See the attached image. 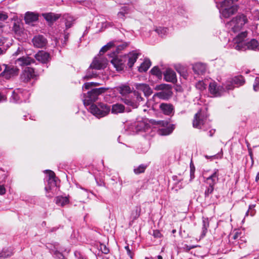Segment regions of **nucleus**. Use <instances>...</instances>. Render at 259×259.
I'll return each instance as SVG.
<instances>
[{"label":"nucleus","mask_w":259,"mask_h":259,"mask_svg":"<svg viewBox=\"0 0 259 259\" xmlns=\"http://www.w3.org/2000/svg\"><path fill=\"white\" fill-rule=\"evenodd\" d=\"M168 29L166 27H159L155 31L161 37L165 35L167 33Z\"/></svg>","instance_id":"nucleus-38"},{"label":"nucleus","mask_w":259,"mask_h":259,"mask_svg":"<svg viewBox=\"0 0 259 259\" xmlns=\"http://www.w3.org/2000/svg\"><path fill=\"white\" fill-rule=\"evenodd\" d=\"M56 178L48 179V184L45 187V190L46 192V196L49 198H52L54 196V194L51 192L52 189L57 186Z\"/></svg>","instance_id":"nucleus-15"},{"label":"nucleus","mask_w":259,"mask_h":259,"mask_svg":"<svg viewBox=\"0 0 259 259\" xmlns=\"http://www.w3.org/2000/svg\"><path fill=\"white\" fill-rule=\"evenodd\" d=\"M35 62L34 59L27 56L20 57L15 61V64L21 67L28 66Z\"/></svg>","instance_id":"nucleus-14"},{"label":"nucleus","mask_w":259,"mask_h":259,"mask_svg":"<svg viewBox=\"0 0 259 259\" xmlns=\"http://www.w3.org/2000/svg\"><path fill=\"white\" fill-rule=\"evenodd\" d=\"M244 83V79L242 76H235L228 80L226 83V89L227 91L233 90L235 87L242 85Z\"/></svg>","instance_id":"nucleus-8"},{"label":"nucleus","mask_w":259,"mask_h":259,"mask_svg":"<svg viewBox=\"0 0 259 259\" xmlns=\"http://www.w3.org/2000/svg\"><path fill=\"white\" fill-rule=\"evenodd\" d=\"M93 69V68H91L90 67L88 69L85 75L83 77L84 80L90 79L97 76L96 72L94 71Z\"/></svg>","instance_id":"nucleus-33"},{"label":"nucleus","mask_w":259,"mask_h":259,"mask_svg":"<svg viewBox=\"0 0 259 259\" xmlns=\"http://www.w3.org/2000/svg\"><path fill=\"white\" fill-rule=\"evenodd\" d=\"M207 116L204 110H200L194 116L193 126L197 128H202L206 121Z\"/></svg>","instance_id":"nucleus-7"},{"label":"nucleus","mask_w":259,"mask_h":259,"mask_svg":"<svg viewBox=\"0 0 259 259\" xmlns=\"http://www.w3.org/2000/svg\"><path fill=\"white\" fill-rule=\"evenodd\" d=\"M13 254L11 249L8 248H4L0 252V258H5L11 256Z\"/></svg>","instance_id":"nucleus-35"},{"label":"nucleus","mask_w":259,"mask_h":259,"mask_svg":"<svg viewBox=\"0 0 259 259\" xmlns=\"http://www.w3.org/2000/svg\"><path fill=\"white\" fill-rule=\"evenodd\" d=\"M119 4L126 5L131 2L130 0H116Z\"/></svg>","instance_id":"nucleus-56"},{"label":"nucleus","mask_w":259,"mask_h":259,"mask_svg":"<svg viewBox=\"0 0 259 259\" xmlns=\"http://www.w3.org/2000/svg\"><path fill=\"white\" fill-rule=\"evenodd\" d=\"M219 169H215L213 172L206 179L205 182L209 186H214L219 181Z\"/></svg>","instance_id":"nucleus-17"},{"label":"nucleus","mask_w":259,"mask_h":259,"mask_svg":"<svg viewBox=\"0 0 259 259\" xmlns=\"http://www.w3.org/2000/svg\"><path fill=\"white\" fill-rule=\"evenodd\" d=\"M196 246H195V245H185L184 246V249L187 251H190L191 249H193L195 247H196Z\"/></svg>","instance_id":"nucleus-57"},{"label":"nucleus","mask_w":259,"mask_h":259,"mask_svg":"<svg viewBox=\"0 0 259 259\" xmlns=\"http://www.w3.org/2000/svg\"><path fill=\"white\" fill-rule=\"evenodd\" d=\"M139 55V54L136 53V51H133L123 56V59L125 60V62L127 61V65L131 68L138 58Z\"/></svg>","instance_id":"nucleus-16"},{"label":"nucleus","mask_w":259,"mask_h":259,"mask_svg":"<svg viewBox=\"0 0 259 259\" xmlns=\"http://www.w3.org/2000/svg\"><path fill=\"white\" fill-rule=\"evenodd\" d=\"M205 66L201 63H196L193 66L194 72L197 74H203L205 72Z\"/></svg>","instance_id":"nucleus-26"},{"label":"nucleus","mask_w":259,"mask_h":259,"mask_svg":"<svg viewBox=\"0 0 259 259\" xmlns=\"http://www.w3.org/2000/svg\"><path fill=\"white\" fill-rule=\"evenodd\" d=\"M8 18V16L6 13L0 11V21H4L7 20Z\"/></svg>","instance_id":"nucleus-51"},{"label":"nucleus","mask_w":259,"mask_h":259,"mask_svg":"<svg viewBox=\"0 0 259 259\" xmlns=\"http://www.w3.org/2000/svg\"><path fill=\"white\" fill-rule=\"evenodd\" d=\"M223 8L221 12V15L227 18L231 15L235 14L238 10V6L237 5H232L230 7H223Z\"/></svg>","instance_id":"nucleus-13"},{"label":"nucleus","mask_w":259,"mask_h":259,"mask_svg":"<svg viewBox=\"0 0 259 259\" xmlns=\"http://www.w3.org/2000/svg\"><path fill=\"white\" fill-rule=\"evenodd\" d=\"M59 244L57 242H55L54 244L48 243L46 245L47 248L49 250L50 253L53 254L54 250H56L58 248Z\"/></svg>","instance_id":"nucleus-37"},{"label":"nucleus","mask_w":259,"mask_h":259,"mask_svg":"<svg viewBox=\"0 0 259 259\" xmlns=\"http://www.w3.org/2000/svg\"><path fill=\"white\" fill-rule=\"evenodd\" d=\"M214 190V187L212 186H209L206 188L205 192H204V197L205 198L208 197L209 195L212 193Z\"/></svg>","instance_id":"nucleus-41"},{"label":"nucleus","mask_w":259,"mask_h":259,"mask_svg":"<svg viewBox=\"0 0 259 259\" xmlns=\"http://www.w3.org/2000/svg\"><path fill=\"white\" fill-rule=\"evenodd\" d=\"M159 108L163 114L170 115L174 112V108L172 104L162 103L160 104Z\"/></svg>","instance_id":"nucleus-20"},{"label":"nucleus","mask_w":259,"mask_h":259,"mask_svg":"<svg viewBox=\"0 0 259 259\" xmlns=\"http://www.w3.org/2000/svg\"><path fill=\"white\" fill-rule=\"evenodd\" d=\"M94 86H95V82H86L82 86V90H89Z\"/></svg>","instance_id":"nucleus-45"},{"label":"nucleus","mask_w":259,"mask_h":259,"mask_svg":"<svg viewBox=\"0 0 259 259\" xmlns=\"http://www.w3.org/2000/svg\"><path fill=\"white\" fill-rule=\"evenodd\" d=\"M112 46H113V43L109 42V43H108L106 45L103 47L100 51V55L103 54V53L106 52L109 49L111 48Z\"/></svg>","instance_id":"nucleus-44"},{"label":"nucleus","mask_w":259,"mask_h":259,"mask_svg":"<svg viewBox=\"0 0 259 259\" xmlns=\"http://www.w3.org/2000/svg\"><path fill=\"white\" fill-rule=\"evenodd\" d=\"M125 60L123 59V56L114 57L111 60V63L117 71L123 70L125 66Z\"/></svg>","instance_id":"nucleus-11"},{"label":"nucleus","mask_w":259,"mask_h":259,"mask_svg":"<svg viewBox=\"0 0 259 259\" xmlns=\"http://www.w3.org/2000/svg\"><path fill=\"white\" fill-rule=\"evenodd\" d=\"M34 46L38 48L45 47L47 44L46 38L42 35H37L34 36L32 40Z\"/></svg>","instance_id":"nucleus-12"},{"label":"nucleus","mask_w":259,"mask_h":259,"mask_svg":"<svg viewBox=\"0 0 259 259\" xmlns=\"http://www.w3.org/2000/svg\"><path fill=\"white\" fill-rule=\"evenodd\" d=\"M36 60L42 63H47L50 59V54L43 51H39L34 56Z\"/></svg>","instance_id":"nucleus-19"},{"label":"nucleus","mask_w":259,"mask_h":259,"mask_svg":"<svg viewBox=\"0 0 259 259\" xmlns=\"http://www.w3.org/2000/svg\"><path fill=\"white\" fill-rule=\"evenodd\" d=\"M36 76L33 68L26 67L20 75V79L24 82H27Z\"/></svg>","instance_id":"nucleus-10"},{"label":"nucleus","mask_w":259,"mask_h":259,"mask_svg":"<svg viewBox=\"0 0 259 259\" xmlns=\"http://www.w3.org/2000/svg\"><path fill=\"white\" fill-rule=\"evenodd\" d=\"M52 254L55 258L59 259L60 257H62V253L56 249V250H54V252Z\"/></svg>","instance_id":"nucleus-53"},{"label":"nucleus","mask_w":259,"mask_h":259,"mask_svg":"<svg viewBox=\"0 0 259 259\" xmlns=\"http://www.w3.org/2000/svg\"><path fill=\"white\" fill-rule=\"evenodd\" d=\"M238 0H225L222 4V7H230L232 5H236L235 3Z\"/></svg>","instance_id":"nucleus-39"},{"label":"nucleus","mask_w":259,"mask_h":259,"mask_svg":"<svg viewBox=\"0 0 259 259\" xmlns=\"http://www.w3.org/2000/svg\"><path fill=\"white\" fill-rule=\"evenodd\" d=\"M156 91L160 92L155 93L153 97H157L160 99L168 100L172 96V87L170 84L162 83L155 87Z\"/></svg>","instance_id":"nucleus-5"},{"label":"nucleus","mask_w":259,"mask_h":259,"mask_svg":"<svg viewBox=\"0 0 259 259\" xmlns=\"http://www.w3.org/2000/svg\"><path fill=\"white\" fill-rule=\"evenodd\" d=\"M151 65V63L149 59H145L139 67L138 70L140 72H146Z\"/></svg>","instance_id":"nucleus-30"},{"label":"nucleus","mask_w":259,"mask_h":259,"mask_svg":"<svg viewBox=\"0 0 259 259\" xmlns=\"http://www.w3.org/2000/svg\"><path fill=\"white\" fill-rule=\"evenodd\" d=\"M63 18L65 21L66 29L71 28L74 23L75 19L69 14H64Z\"/></svg>","instance_id":"nucleus-23"},{"label":"nucleus","mask_w":259,"mask_h":259,"mask_svg":"<svg viewBox=\"0 0 259 259\" xmlns=\"http://www.w3.org/2000/svg\"><path fill=\"white\" fill-rule=\"evenodd\" d=\"M164 79L168 82H175L177 81L175 72L170 69H167L164 73Z\"/></svg>","instance_id":"nucleus-21"},{"label":"nucleus","mask_w":259,"mask_h":259,"mask_svg":"<svg viewBox=\"0 0 259 259\" xmlns=\"http://www.w3.org/2000/svg\"><path fill=\"white\" fill-rule=\"evenodd\" d=\"M6 97L0 92V102L6 100Z\"/></svg>","instance_id":"nucleus-61"},{"label":"nucleus","mask_w":259,"mask_h":259,"mask_svg":"<svg viewBox=\"0 0 259 259\" xmlns=\"http://www.w3.org/2000/svg\"><path fill=\"white\" fill-rule=\"evenodd\" d=\"M202 223H203L202 228V232L201 236L202 237H204V236H205V234L207 231V228L209 227L208 219L207 218L203 217L202 218Z\"/></svg>","instance_id":"nucleus-32"},{"label":"nucleus","mask_w":259,"mask_h":259,"mask_svg":"<svg viewBox=\"0 0 259 259\" xmlns=\"http://www.w3.org/2000/svg\"><path fill=\"white\" fill-rule=\"evenodd\" d=\"M153 236L156 238H161L162 235L160 231L158 230H153Z\"/></svg>","instance_id":"nucleus-54"},{"label":"nucleus","mask_w":259,"mask_h":259,"mask_svg":"<svg viewBox=\"0 0 259 259\" xmlns=\"http://www.w3.org/2000/svg\"><path fill=\"white\" fill-rule=\"evenodd\" d=\"M125 107L121 104L116 103L112 105L111 112L114 114H118L124 112Z\"/></svg>","instance_id":"nucleus-27"},{"label":"nucleus","mask_w":259,"mask_h":259,"mask_svg":"<svg viewBox=\"0 0 259 259\" xmlns=\"http://www.w3.org/2000/svg\"><path fill=\"white\" fill-rule=\"evenodd\" d=\"M38 15L33 12H27L25 14L24 20L26 23H30L37 20Z\"/></svg>","instance_id":"nucleus-24"},{"label":"nucleus","mask_w":259,"mask_h":259,"mask_svg":"<svg viewBox=\"0 0 259 259\" xmlns=\"http://www.w3.org/2000/svg\"><path fill=\"white\" fill-rule=\"evenodd\" d=\"M45 172L48 174V179L56 178L54 171L51 170H46Z\"/></svg>","instance_id":"nucleus-49"},{"label":"nucleus","mask_w":259,"mask_h":259,"mask_svg":"<svg viewBox=\"0 0 259 259\" xmlns=\"http://www.w3.org/2000/svg\"><path fill=\"white\" fill-rule=\"evenodd\" d=\"M6 193V189L4 185H0V195H4Z\"/></svg>","instance_id":"nucleus-59"},{"label":"nucleus","mask_w":259,"mask_h":259,"mask_svg":"<svg viewBox=\"0 0 259 259\" xmlns=\"http://www.w3.org/2000/svg\"><path fill=\"white\" fill-rule=\"evenodd\" d=\"M11 101L14 103L20 102V98L19 95L13 91L11 96Z\"/></svg>","instance_id":"nucleus-40"},{"label":"nucleus","mask_w":259,"mask_h":259,"mask_svg":"<svg viewBox=\"0 0 259 259\" xmlns=\"http://www.w3.org/2000/svg\"><path fill=\"white\" fill-rule=\"evenodd\" d=\"M134 86L137 90L142 91L146 97L150 96L153 92L149 85L145 83H136Z\"/></svg>","instance_id":"nucleus-18"},{"label":"nucleus","mask_w":259,"mask_h":259,"mask_svg":"<svg viewBox=\"0 0 259 259\" xmlns=\"http://www.w3.org/2000/svg\"><path fill=\"white\" fill-rule=\"evenodd\" d=\"M90 66L91 68L100 70L104 67V64L100 60L95 58Z\"/></svg>","instance_id":"nucleus-29"},{"label":"nucleus","mask_w":259,"mask_h":259,"mask_svg":"<svg viewBox=\"0 0 259 259\" xmlns=\"http://www.w3.org/2000/svg\"><path fill=\"white\" fill-rule=\"evenodd\" d=\"M55 202L58 205L63 206L69 203V199L67 197L59 196L56 197Z\"/></svg>","instance_id":"nucleus-31"},{"label":"nucleus","mask_w":259,"mask_h":259,"mask_svg":"<svg viewBox=\"0 0 259 259\" xmlns=\"http://www.w3.org/2000/svg\"><path fill=\"white\" fill-rule=\"evenodd\" d=\"M143 98L141 97V94L136 91L121 98V100L123 103L133 109L137 108L140 105V102L143 101Z\"/></svg>","instance_id":"nucleus-4"},{"label":"nucleus","mask_w":259,"mask_h":259,"mask_svg":"<svg viewBox=\"0 0 259 259\" xmlns=\"http://www.w3.org/2000/svg\"><path fill=\"white\" fill-rule=\"evenodd\" d=\"M152 75H155L158 78L162 77V72L158 66H154L150 71Z\"/></svg>","instance_id":"nucleus-36"},{"label":"nucleus","mask_w":259,"mask_h":259,"mask_svg":"<svg viewBox=\"0 0 259 259\" xmlns=\"http://www.w3.org/2000/svg\"><path fill=\"white\" fill-rule=\"evenodd\" d=\"M195 171H193V170H190V180H192L195 178Z\"/></svg>","instance_id":"nucleus-62"},{"label":"nucleus","mask_w":259,"mask_h":259,"mask_svg":"<svg viewBox=\"0 0 259 259\" xmlns=\"http://www.w3.org/2000/svg\"><path fill=\"white\" fill-rule=\"evenodd\" d=\"M147 167V164H140L137 167H134V172L136 175H139L140 174L144 172Z\"/></svg>","instance_id":"nucleus-34"},{"label":"nucleus","mask_w":259,"mask_h":259,"mask_svg":"<svg viewBox=\"0 0 259 259\" xmlns=\"http://www.w3.org/2000/svg\"><path fill=\"white\" fill-rule=\"evenodd\" d=\"M215 133V130L212 129L208 133L210 137H212Z\"/></svg>","instance_id":"nucleus-63"},{"label":"nucleus","mask_w":259,"mask_h":259,"mask_svg":"<svg viewBox=\"0 0 259 259\" xmlns=\"http://www.w3.org/2000/svg\"><path fill=\"white\" fill-rule=\"evenodd\" d=\"M255 207L254 204H251L249 206L248 210L250 211V215L253 216L254 215L255 211L254 209V208Z\"/></svg>","instance_id":"nucleus-55"},{"label":"nucleus","mask_w":259,"mask_h":259,"mask_svg":"<svg viewBox=\"0 0 259 259\" xmlns=\"http://www.w3.org/2000/svg\"><path fill=\"white\" fill-rule=\"evenodd\" d=\"M117 90L123 97L133 93L131 88L127 85L122 84L117 88Z\"/></svg>","instance_id":"nucleus-25"},{"label":"nucleus","mask_w":259,"mask_h":259,"mask_svg":"<svg viewBox=\"0 0 259 259\" xmlns=\"http://www.w3.org/2000/svg\"><path fill=\"white\" fill-rule=\"evenodd\" d=\"M42 16L48 22H53L58 19L60 17L61 15L50 12L43 13L42 14Z\"/></svg>","instance_id":"nucleus-22"},{"label":"nucleus","mask_w":259,"mask_h":259,"mask_svg":"<svg viewBox=\"0 0 259 259\" xmlns=\"http://www.w3.org/2000/svg\"><path fill=\"white\" fill-rule=\"evenodd\" d=\"M209 91L211 94L215 97H220L227 91L226 87L218 85L215 82H210L209 85Z\"/></svg>","instance_id":"nucleus-9"},{"label":"nucleus","mask_w":259,"mask_h":259,"mask_svg":"<svg viewBox=\"0 0 259 259\" xmlns=\"http://www.w3.org/2000/svg\"><path fill=\"white\" fill-rule=\"evenodd\" d=\"M196 88L201 91L204 90L206 88L205 84L202 81H199L196 84Z\"/></svg>","instance_id":"nucleus-46"},{"label":"nucleus","mask_w":259,"mask_h":259,"mask_svg":"<svg viewBox=\"0 0 259 259\" xmlns=\"http://www.w3.org/2000/svg\"><path fill=\"white\" fill-rule=\"evenodd\" d=\"M253 89L256 92L259 91V78L256 77L253 84Z\"/></svg>","instance_id":"nucleus-50"},{"label":"nucleus","mask_w":259,"mask_h":259,"mask_svg":"<svg viewBox=\"0 0 259 259\" xmlns=\"http://www.w3.org/2000/svg\"><path fill=\"white\" fill-rule=\"evenodd\" d=\"M252 15H253L254 20H259V11L258 10H254L252 12Z\"/></svg>","instance_id":"nucleus-52"},{"label":"nucleus","mask_w":259,"mask_h":259,"mask_svg":"<svg viewBox=\"0 0 259 259\" xmlns=\"http://www.w3.org/2000/svg\"><path fill=\"white\" fill-rule=\"evenodd\" d=\"M128 45L127 42H123L121 44L118 45L116 48V53H119L121 51L124 49Z\"/></svg>","instance_id":"nucleus-43"},{"label":"nucleus","mask_w":259,"mask_h":259,"mask_svg":"<svg viewBox=\"0 0 259 259\" xmlns=\"http://www.w3.org/2000/svg\"><path fill=\"white\" fill-rule=\"evenodd\" d=\"M247 21L248 20L245 15L239 14L227 22L226 24V26L230 32L235 33L240 31Z\"/></svg>","instance_id":"nucleus-3"},{"label":"nucleus","mask_w":259,"mask_h":259,"mask_svg":"<svg viewBox=\"0 0 259 259\" xmlns=\"http://www.w3.org/2000/svg\"><path fill=\"white\" fill-rule=\"evenodd\" d=\"M124 248L126 250L127 253L130 256V257L131 258H133V253L131 252V250H130V249L129 248V246L128 245L125 246L124 247Z\"/></svg>","instance_id":"nucleus-58"},{"label":"nucleus","mask_w":259,"mask_h":259,"mask_svg":"<svg viewBox=\"0 0 259 259\" xmlns=\"http://www.w3.org/2000/svg\"><path fill=\"white\" fill-rule=\"evenodd\" d=\"M6 49L0 48V55H3L6 53Z\"/></svg>","instance_id":"nucleus-64"},{"label":"nucleus","mask_w":259,"mask_h":259,"mask_svg":"<svg viewBox=\"0 0 259 259\" xmlns=\"http://www.w3.org/2000/svg\"><path fill=\"white\" fill-rule=\"evenodd\" d=\"M3 66L4 68L0 73V77L9 80L19 74V69L17 66L5 64H3Z\"/></svg>","instance_id":"nucleus-6"},{"label":"nucleus","mask_w":259,"mask_h":259,"mask_svg":"<svg viewBox=\"0 0 259 259\" xmlns=\"http://www.w3.org/2000/svg\"><path fill=\"white\" fill-rule=\"evenodd\" d=\"M100 250L104 254H108L109 252V249L103 244L100 245Z\"/></svg>","instance_id":"nucleus-48"},{"label":"nucleus","mask_w":259,"mask_h":259,"mask_svg":"<svg viewBox=\"0 0 259 259\" xmlns=\"http://www.w3.org/2000/svg\"><path fill=\"white\" fill-rule=\"evenodd\" d=\"M13 30L15 32V33L19 34L21 32V27L19 24H17L16 23H14Z\"/></svg>","instance_id":"nucleus-47"},{"label":"nucleus","mask_w":259,"mask_h":259,"mask_svg":"<svg viewBox=\"0 0 259 259\" xmlns=\"http://www.w3.org/2000/svg\"><path fill=\"white\" fill-rule=\"evenodd\" d=\"M108 88L101 87L94 88L89 91L87 94H83V104L85 106L90 105V111L98 118L107 115L110 111V107L106 104L100 103L98 105L93 103L98 100L99 96L105 93Z\"/></svg>","instance_id":"nucleus-1"},{"label":"nucleus","mask_w":259,"mask_h":259,"mask_svg":"<svg viewBox=\"0 0 259 259\" xmlns=\"http://www.w3.org/2000/svg\"><path fill=\"white\" fill-rule=\"evenodd\" d=\"M68 37H69V33H65V34H64V39L63 40V44H66L67 41H68Z\"/></svg>","instance_id":"nucleus-60"},{"label":"nucleus","mask_w":259,"mask_h":259,"mask_svg":"<svg viewBox=\"0 0 259 259\" xmlns=\"http://www.w3.org/2000/svg\"><path fill=\"white\" fill-rule=\"evenodd\" d=\"M175 128V126L174 124H171L169 126L162 128L159 131V134L162 136H167L173 132Z\"/></svg>","instance_id":"nucleus-28"},{"label":"nucleus","mask_w":259,"mask_h":259,"mask_svg":"<svg viewBox=\"0 0 259 259\" xmlns=\"http://www.w3.org/2000/svg\"><path fill=\"white\" fill-rule=\"evenodd\" d=\"M247 31H243L239 33L233 39V47L238 51H245L246 50H256L258 49V42L255 39H252L246 42L245 38L247 37Z\"/></svg>","instance_id":"nucleus-2"},{"label":"nucleus","mask_w":259,"mask_h":259,"mask_svg":"<svg viewBox=\"0 0 259 259\" xmlns=\"http://www.w3.org/2000/svg\"><path fill=\"white\" fill-rule=\"evenodd\" d=\"M127 13V9L126 7H122L121 11L117 14V16L119 18L124 19V17L125 14Z\"/></svg>","instance_id":"nucleus-42"}]
</instances>
